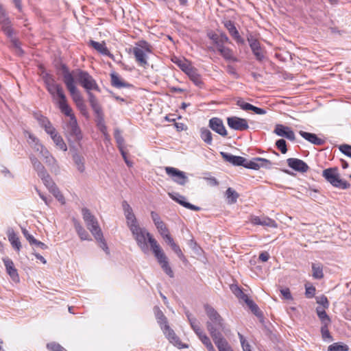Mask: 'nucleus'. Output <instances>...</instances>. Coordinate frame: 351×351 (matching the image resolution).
<instances>
[{"label": "nucleus", "mask_w": 351, "mask_h": 351, "mask_svg": "<svg viewBox=\"0 0 351 351\" xmlns=\"http://www.w3.org/2000/svg\"><path fill=\"white\" fill-rule=\"evenodd\" d=\"M206 315L208 317L206 325L213 341L224 338L223 333L227 335L230 330L226 328L224 319L218 312L209 304L204 305Z\"/></svg>", "instance_id": "obj_1"}, {"label": "nucleus", "mask_w": 351, "mask_h": 351, "mask_svg": "<svg viewBox=\"0 0 351 351\" xmlns=\"http://www.w3.org/2000/svg\"><path fill=\"white\" fill-rule=\"evenodd\" d=\"M82 214L88 229L94 236L95 240L99 243V247L108 254L109 250L104 239L103 233L99 226L97 218L92 215L90 210L86 208L82 209Z\"/></svg>", "instance_id": "obj_2"}, {"label": "nucleus", "mask_w": 351, "mask_h": 351, "mask_svg": "<svg viewBox=\"0 0 351 351\" xmlns=\"http://www.w3.org/2000/svg\"><path fill=\"white\" fill-rule=\"evenodd\" d=\"M60 70L63 77V82L67 90L70 93L73 100L76 103L77 106H80V104H81L82 107H84L82 97L75 86V81L73 78V75L64 64H61Z\"/></svg>", "instance_id": "obj_3"}, {"label": "nucleus", "mask_w": 351, "mask_h": 351, "mask_svg": "<svg viewBox=\"0 0 351 351\" xmlns=\"http://www.w3.org/2000/svg\"><path fill=\"white\" fill-rule=\"evenodd\" d=\"M73 75V78H76L80 84L86 90L88 101H90V95H94L90 90H96L100 92L96 81L93 77L86 71L81 69H76L71 71Z\"/></svg>", "instance_id": "obj_4"}, {"label": "nucleus", "mask_w": 351, "mask_h": 351, "mask_svg": "<svg viewBox=\"0 0 351 351\" xmlns=\"http://www.w3.org/2000/svg\"><path fill=\"white\" fill-rule=\"evenodd\" d=\"M47 89L58 106L61 112L64 114H69L70 106L67 104L66 97L61 85L55 82L47 87Z\"/></svg>", "instance_id": "obj_5"}, {"label": "nucleus", "mask_w": 351, "mask_h": 351, "mask_svg": "<svg viewBox=\"0 0 351 351\" xmlns=\"http://www.w3.org/2000/svg\"><path fill=\"white\" fill-rule=\"evenodd\" d=\"M149 243L151 245L153 253L154 254V256L157 258L158 262L160 264L162 270L170 278H173L174 276V274L173 270L169 266L168 258L166 256L164 252L162 251V250L160 248L156 240L153 237H149Z\"/></svg>", "instance_id": "obj_6"}, {"label": "nucleus", "mask_w": 351, "mask_h": 351, "mask_svg": "<svg viewBox=\"0 0 351 351\" xmlns=\"http://www.w3.org/2000/svg\"><path fill=\"white\" fill-rule=\"evenodd\" d=\"M323 177L333 186L347 189L350 184L347 181L340 178L337 168H328L324 169L322 173Z\"/></svg>", "instance_id": "obj_7"}, {"label": "nucleus", "mask_w": 351, "mask_h": 351, "mask_svg": "<svg viewBox=\"0 0 351 351\" xmlns=\"http://www.w3.org/2000/svg\"><path fill=\"white\" fill-rule=\"evenodd\" d=\"M65 115L70 118L66 126V132L69 140L79 142L82 138V134L71 107L69 114Z\"/></svg>", "instance_id": "obj_8"}, {"label": "nucleus", "mask_w": 351, "mask_h": 351, "mask_svg": "<svg viewBox=\"0 0 351 351\" xmlns=\"http://www.w3.org/2000/svg\"><path fill=\"white\" fill-rule=\"evenodd\" d=\"M130 231L138 246L143 252H146L148 250L146 238L149 241V237H152V236L145 228L140 227V226L134 227Z\"/></svg>", "instance_id": "obj_9"}, {"label": "nucleus", "mask_w": 351, "mask_h": 351, "mask_svg": "<svg viewBox=\"0 0 351 351\" xmlns=\"http://www.w3.org/2000/svg\"><path fill=\"white\" fill-rule=\"evenodd\" d=\"M90 105L95 114L98 127L106 129L104 124V116L102 108L95 95H90Z\"/></svg>", "instance_id": "obj_10"}, {"label": "nucleus", "mask_w": 351, "mask_h": 351, "mask_svg": "<svg viewBox=\"0 0 351 351\" xmlns=\"http://www.w3.org/2000/svg\"><path fill=\"white\" fill-rule=\"evenodd\" d=\"M165 171L177 184L184 186L188 182V178L184 172L171 167H165Z\"/></svg>", "instance_id": "obj_11"}, {"label": "nucleus", "mask_w": 351, "mask_h": 351, "mask_svg": "<svg viewBox=\"0 0 351 351\" xmlns=\"http://www.w3.org/2000/svg\"><path fill=\"white\" fill-rule=\"evenodd\" d=\"M45 163L49 167L51 172L57 174L59 172V166L56 159L51 155L49 150L46 148L43 149L40 153Z\"/></svg>", "instance_id": "obj_12"}, {"label": "nucleus", "mask_w": 351, "mask_h": 351, "mask_svg": "<svg viewBox=\"0 0 351 351\" xmlns=\"http://www.w3.org/2000/svg\"><path fill=\"white\" fill-rule=\"evenodd\" d=\"M161 329L162 330L163 333L165 334V335L166 336V337L168 339L171 343L173 344L178 348L188 347L187 346H184V344L182 343L179 337L176 335L173 330H172L168 324H165L164 326H162Z\"/></svg>", "instance_id": "obj_13"}, {"label": "nucleus", "mask_w": 351, "mask_h": 351, "mask_svg": "<svg viewBox=\"0 0 351 351\" xmlns=\"http://www.w3.org/2000/svg\"><path fill=\"white\" fill-rule=\"evenodd\" d=\"M227 123L230 128L234 130L243 131L249 128L247 120L238 117H228Z\"/></svg>", "instance_id": "obj_14"}, {"label": "nucleus", "mask_w": 351, "mask_h": 351, "mask_svg": "<svg viewBox=\"0 0 351 351\" xmlns=\"http://www.w3.org/2000/svg\"><path fill=\"white\" fill-rule=\"evenodd\" d=\"M208 126L211 130L222 136H226L228 135L223 121L220 118L213 117L210 119L209 120Z\"/></svg>", "instance_id": "obj_15"}, {"label": "nucleus", "mask_w": 351, "mask_h": 351, "mask_svg": "<svg viewBox=\"0 0 351 351\" xmlns=\"http://www.w3.org/2000/svg\"><path fill=\"white\" fill-rule=\"evenodd\" d=\"M274 132L281 137L287 138L289 141H294L295 136L294 132L289 128L282 124H277L275 126Z\"/></svg>", "instance_id": "obj_16"}, {"label": "nucleus", "mask_w": 351, "mask_h": 351, "mask_svg": "<svg viewBox=\"0 0 351 351\" xmlns=\"http://www.w3.org/2000/svg\"><path fill=\"white\" fill-rule=\"evenodd\" d=\"M247 41L256 60L261 61L264 58V54L261 47L260 43L252 35L247 37Z\"/></svg>", "instance_id": "obj_17"}, {"label": "nucleus", "mask_w": 351, "mask_h": 351, "mask_svg": "<svg viewBox=\"0 0 351 351\" xmlns=\"http://www.w3.org/2000/svg\"><path fill=\"white\" fill-rule=\"evenodd\" d=\"M287 162L289 167L295 171L304 173L308 169L307 164L300 159L290 158L287 160Z\"/></svg>", "instance_id": "obj_18"}, {"label": "nucleus", "mask_w": 351, "mask_h": 351, "mask_svg": "<svg viewBox=\"0 0 351 351\" xmlns=\"http://www.w3.org/2000/svg\"><path fill=\"white\" fill-rule=\"evenodd\" d=\"M2 260L8 274L14 282H18L19 280V277L13 261L8 257H4Z\"/></svg>", "instance_id": "obj_19"}, {"label": "nucleus", "mask_w": 351, "mask_h": 351, "mask_svg": "<svg viewBox=\"0 0 351 351\" xmlns=\"http://www.w3.org/2000/svg\"><path fill=\"white\" fill-rule=\"evenodd\" d=\"M223 25L237 43L241 45L245 43V40L239 35V33L232 21L230 20L226 21L223 22Z\"/></svg>", "instance_id": "obj_20"}, {"label": "nucleus", "mask_w": 351, "mask_h": 351, "mask_svg": "<svg viewBox=\"0 0 351 351\" xmlns=\"http://www.w3.org/2000/svg\"><path fill=\"white\" fill-rule=\"evenodd\" d=\"M150 215L160 235L163 236L164 234L167 233L169 232V230L167 228L165 223L162 221L159 215L154 211H152Z\"/></svg>", "instance_id": "obj_21"}, {"label": "nucleus", "mask_w": 351, "mask_h": 351, "mask_svg": "<svg viewBox=\"0 0 351 351\" xmlns=\"http://www.w3.org/2000/svg\"><path fill=\"white\" fill-rule=\"evenodd\" d=\"M221 157L227 162L235 166H243L245 164V158L241 156H234L230 154L221 152Z\"/></svg>", "instance_id": "obj_22"}, {"label": "nucleus", "mask_w": 351, "mask_h": 351, "mask_svg": "<svg viewBox=\"0 0 351 351\" xmlns=\"http://www.w3.org/2000/svg\"><path fill=\"white\" fill-rule=\"evenodd\" d=\"M169 195L171 197L172 199H173L176 202H178V204H180V205L183 206L184 207H185L188 209L195 210V211H199L201 209L199 206L193 205V204H190L189 202H187L185 200L186 198L182 195H180L178 193L175 194V195L172 194V193H169Z\"/></svg>", "instance_id": "obj_23"}, {"label": "nucleus", "mask_w": 351, "mask_h": 351, "mask_svg": "<svg viewBox=\"0 0 351 351\" xmlns=\"http://www.w3.org/2000/svg\"><path fill=\"white\" fill-rule=\"evenodd\" d=\"M90 45L102 55L107 56L114 60V56L110 52L104 42L98 43L95 40H90Z\"/></svg>", "instance_id": "obj_24"}, {"label": "nucleus", "mask_w": 351, "mask_h": 351, "mask_svg": "<svg viewBox=\"0 0 351 351\" xmlns=\"http://www.w3.org/2000/svg\"><path fill=\"white\" fill-rule=\"evenodd\" d=\"M299 134L302 138L313 145H322L325 143L324 140L319 138L315 134L304 132L302 130L300 131Z\"/></svg>", "instance_id": "obj_25"}, {"label": "nucleus", "mask_w": 351, "mask_h": 351, "mask_svg": "<svg viewBox=\"0 0 351 351\" xmlns=\"http://www.w3.org/2000/svg\"><path fill=\"white\" fill-rule=\"evenodd\" d=\"M133 53L134 55L136 61L140 66L145 67L148 64L147 56L142 49H140L137 47H134Z\"/></svg>", "instance_id": "obj_26"}, {"label": "nucleus", "mask_w": 351, "mask_h": 351, "mask_svg": "<svg viewBox=\"0 0 351 351\" xmlns=\"http://www.w3.org/2000/svg\"><path fill=\"white\" fill-rule=\"evenodd\" d=\"M48 134L51 136L53 141L58 148L63 151L67 150V147L65 143L64 142L62 138L56 132V129L52 130Z\"/></svg>", "instance_id": "obj_27"}, {"label": "nucleus", "mask_w": 351, "mask_h": 351, "mask_svg": "<svg viewBox=\"0 0 351 351\" xmlns=\"http://www.w3.org/2000/svg\"><path fill=\"white\" fill-rule=\"evenodd\" d=\"M7 235L12 247L17 251H19L21 247V244L14 230L12 228H9L7 231Z\"/></svg>", "instance_id": "obj_28"}, {"label": "nucleus", "mask_w": 351, "mask_h": 351, "mask_svg": "<svg viewBox=\"0 0 351 351\" xmlns=\"http://www.w3.org/2000/svg\"><path fill=\"white\" fill-rule=\"evenodd\" d=\"M111 84L112 86L121 88L123 87L130 86V84L127 82H123L119 75L116 73H112L110 74Z\"/></svg>", "instance_id": "obj_29"}, {"label": "nucleus", "mask_w": 351, "mask_h": 351, "mask_svg": "<svg viewBox=\"0 0 351 351\" xmlns=\"http://www.w3.org/2000/svg\"><path fill=\"white\" fill-rule=\"evenodd\" d=\"M0 24L3 32L8 37H10L12 34H14L13 29L11 27V21L9 18L2 19L0 21Z\"/></svg>", "instance_id": "obj_30"}, {"label": "nucleus", "mask_w": 351, "mask_h": 351, "mask_svg": "<svg viewBox=\"0 0 351 351\" xmlns=\"http://www.w3.org/2000/svg\"><path fill=\"white\" fill-rule=\"evenodd\" d=\"M226 197L228 204H235L239 197V193L232 188L229 187L226 191Z\"/></svg>", "instance_id": "obj_31"}, {"label": "nucleus", "mask_w": 351, "mask_h": 351, "mask_svg": "<svg viewBox=\"0 0 351 351\" xmlns=\"http://www.w3.org/2000/svg\"><path fill=\"white\" fill-rule=\"evenodd\" d=\"M39 178L42 180L43 184L45 185V186L49 189L50 192H51L53 189H55L57 187L56 184L53 181L52 178L47 172L42 175Z\"/></svg>", "instance_id": "obj_32"}, {"label": "nucleus", "mask_w": 351, "mask_h": 351, "mask_svg": "<svg viewBox=\"0 0 351 351\" xmlns=\"http://www.w3.org/2000/svg\"><path fill=\"white\" fill-rule=\"evenodd\" d=\"M74 227L81 240H90L88 233L77 221H74Z\"/></svg>", "instance_id": "obj_33"}, {"label": "nucleus", "mask_w": 351, "mask_h": 351, "mask_svg": "<svg viewBox=\"0 0 351 351\" xmlns=\"http://www.w3.org/2000/svg\"><path fill=\"white\" fill-rule=\"evenodd\" d=\"M186 73L189 75L190 79L197 86L202 84V81L199 75L194 68H186Z\"/></svg>", "instance_id": "obj_34"}, {"label": "nucleus", "mask_w": 351, "mask_h": 351, "mask_svg": "<svg viewBox=\"0 0 351 351\" xmlns=\"http://www.w3.org/2000/svg\"><path fill=\"white\" fill-rule=\"evenodd\" d=\"M73 160L77 170L81 173L84 172L85 170L84 157L77 153H75L73 155Z\"/></svg>", "instance_id": "obj_35"}, {"label": "nucleus", "mask_w": 351, "mask_h": 351, "mask_svg": "<svg viewBox=\"0 0 351 351\" xmlns=\"http://www.w3.org/2000/svg\"><path fill=\"white\" fill-rule=\"evenodd\" d=\"M330 322H326V323H322L321 326V334L322 337L324 341H332V337L331 336L329 330H328V326L330 325Z\"/></svg>", "instance_id": "obj_36"}, {"label": "nucleus", "mask_w": 351, "mask_h": 351, "mask_svg": "<svg viewBox=\"0 0 351 351\" xmlns=\"http://www.w3.org/2000/svg\"><path fill=\"white\" fill-rule=\"evenodd\" d=\"M313 277L315 279H322L324 277L323 267L320 263L312 264Z\"/></svg>", "instance_id": "obj_37"}, {"label": "nucleus", "mask_w": 351, "mask_h": 351, "mask_svg": "<svg viewBox=\"0 0 351 351\" xmlns=\"http://www.w3.org/2000/svg\"><path fill=\"white\" fill-rule=\"evenodd\" d=\"M125 217L126 219L127 225L130 230L134 228V227L139 226L133 211L126 213L125 215Z\"/></svg>", "instance_id": "obj_38"}, {"label": "nucleus", "mask_w": 351, "mask_h": 351, "mask_svg": "<svg viewBox=\"0 0 351 351\" xmlns=\"http://www.w3.org/2000/svg\"><path fill=\"white\" fill-rule=\"evenodd\" d=\"M201 138L208 145L213 143V134L207 128H202L200 130Z\"/></svg>", "instance_id": "obj_39"}, {"label": "nucleus", "mask_w": 351, "mask_h": 351, "mask_svg": "<svg viewBox=\"0 0 351 351\" xmlns=\"http://www.w3.org/2000/svg\"><path fill=\"white\" fill-rule=\"evenodd\" d=\"M230 289L235 296L239 300H241L245 302L247 300L250 299L249 297L245 293H244L242 289L237 285H232Z\"/></svg>", "instance_id": "obj_40"}, {"label": "nucleus", "mask_w": 351, "mask_h": 351, "mask_svg": "<svg viewBox=\"0 0 351 351\" xmlns=\"http://www.w3.org/2000/svg\"><path fill=\"white\" fill-rule=\"evenodd\" d=\"M29 138L32 141L29 142V144L35 151L38 152L40 154L43 149H46L45 147L39 143V141L34 135L29 134Z\"/></svg>", "instance_id": "obj_41"}, {"label": "nucleus", "mask_w": 351, "mask_h": 351, "mask_svg": "<svg viewBox=\"0 0 351 351\" xmlns=\"http://www.w3.org/2000/svg\"><path fill=\"white\" fill-rule=\"evenodd\" d=\"M219 351H233L225 338L214 341Z\"/></svg>", "instance_id": "obj_42"}, {"label": "nucleus", "mask_w": 351, "mask_h": 351, "mask_svg": "<svg viewBox=\"0 0 351 351\" xmlns=\"http://www.w3.org/2000/svg\"><path fill=\"white\" fill-rule=\"evenodd\" d=\"M201 342L205 346L208 351H216L210 338L205 332L198 337Z\"/></svg>", "instance_id": "obj_43"}, {"label": "nucleus", "mask_w": 351, "mask_h": 351, "mask_svg": "<svg viewBox=\"0 0 351 351\" xmlns=\"http://www.w3.org/2000/svg\"><path fill=\"white\" fill-rule=\"evenodd\" d=\"M326 308L317 307L316 312L322 323L331 322V319L325 311Z\"/></svg>", "instance_id": "obj_44"}, {"label": "nucleus", "mask_w": 351, "mask_h": 351, "mask_svg": "<svg viewBox=\"0 0 351 351\" xmlns=\"http://www.w3.org/2000/svg\"><path fill=\"white\" fill-rule=\"evenodd\" d=\"M8 38L10 39L12 47L15 49V52L18 55L21 56L23 53V51L21 47V43L19 40L14 36V34H12V36Z\"/></svg>", "instance_id": "obj_45"}, {"label": "nucleus", "mask_w": 351, "mask_h": 351, "mask_svg": "<svg viewBox=\"0 0 351 351\" xmlns=\"http://www.w3.org/2000/svg\"><path fill=\"white\" fill-rule=\"evenodd\" d=\"M155 308L156 317L157 319L158 323L160 324V328H162V326H164L165 324H168L167 318L163 314V313L158 308Z\"/></svg>", "instance_id": "obj_46"}, {"label": "nucleus", "mask_w": 351, "mask_h": 351, "mask_svg": "<svg viewBox=\"0 0 351 351\" xmlns=\"http://www.w3.org/2000/svg\"><path fill=\"white\" fill-rule=\"evenodd\" d=\"M190 325L195 333L197 337H199L204 332L202 330L200 327V324L197 319L190 320Z\"/></svg>", "instance_id": "obj_47"}, {"label": "nucleus", "mask_w": 351, "mask_h": 351, "mask_svg": "<svg viewBox=\"0 0 351 351\" xmlns=\"http://www.w3.org/2000/svg\"><path fill=\"white\" fill-rule=\"evenodd\" d=\"M38 121L40 123V125L45 128V132L48 134L52 130L55 129L50 121L45 117L41 116Z\"/></svg>", "instance_id": "obj_48"}, {"label": "nucleus", "mask_w": 351, "mask_h": 351, "mask_svg": "<svg viewBox=\"0 0 351 351\" xmlns=\"http://www.w3.org/2000/svg\"><path fill=\"white\" fill-rule=\"evenodd\" d=\"M348 349L349 348L347 345L334 343L333 344L329 346L328 351H348Z\"/></svg>", "instance_id": "obj_49"}, {"label": "nucleus", "mask_w": 351, "mask_h": 351, "mask_svg": "<svg viewBox=\"0 0 351 351\" xmlns=\"http://www.w3.org/2000/svg\"><path fill=\"white\" fill-rule=\"evenodd\" d=\"M258 161L256 160V158H253L252 160H247L245 159V164L243 165V167H244L247 169L258 170V169H259V166H258Z\"/></svg>", "instance_id": "obj_50"}, {"label": "nucleus", "mask_w": 351, "mask_h": 351, "mask_svg": "<svg viewBox=\"0 0 351 351\" xmlns=\"http://www.w3.org/2000/svg\"><path fill=\"white\" fill-rule=\"evenodd\" d=\"M221 49H219L218 51L220 54L226 60H232L233 58L232 51L228 47H221Z\"/></svg>", "instance_id": "obj_51"}, {"label": "nucleus", "mask_w": 351, "mask_h": 351, "mask_svg": "<svg viewBox=\"0 0 351 351\" xmlns=\"http://www.w3.org/2000/svg\"><path fill=\"white\" fill-rule=\"evenodd\" d=\"M229 42V38L227 35L224 33H221L219 34V38L217 43L215 44L217 50L221 49V47H224V44Z\"/></svg>", "instance_id": "obj_52"}, {"label": "nucleus", "mask_w": 351, "mask_h": 351, "mask_svg": "<svg viewBox=\"0 0 351 351\" xmlns=\"http://www.w3.org/2000/svg\"><path fill=\"white\" fill-rule=\"evenodd\" d=\"M245 303L247 305V306L255 315H261L258 306L252 300L249 299Z\"/></svg>", "instance_id": "obj_53"}, {"label": "nucleus", "mask_w": 351, "mask_h": 351, "mask_svg": "<svg viewBox=\"0 0 351 351\" xmlns=\"http://www.w3.org/2000/svg\"><path fill=\"white\" fill-rule=\"evenodd\" d=\"M256 160L258 161V166H259V169L261 167H265L266 169H270L272 166V162L267 160V159H265V158H259V157H257L256 158Z\"/></svg>", "instance_id": "obj_54"}, {"label": "nucleus", "mask_w": 351, "mask_h": 351, "mask_svg": "<svg viewBox=\"0 0 351 351\" xmlns=\"http://www.w3.org/2000/svg\"><path fill=\"white\" fill-rule=\"evenodd\" d=\"M276 146L282 154H286L287 152V143L285 140L280 138L276 142Z\"/></svg>", "instance_id": "obj_55"}, {"label": "nucleus", "mask_w": 351, "mask_h": 351, "mask_svg": "<svg viewBox=\"0 0 351 351\" xmlns=\"http://www.w3.org/2000/svg\"><path fill=\"white\" fill-rule=\"evenodd\" d=\"M262 226L274 228L278 227L277 223L274 219L266 217H263Z\"/></svg>", "instance_id": "obj_56"}, {"label": "nucleus", "mask_w": 351, "mask_h": 351, "mask_svg": "<svg viewBox=\"0 0 351 351\" xmlns=\"http://www.w3.org/2000/svg\"><path fill=\"white\" fill-rule=\"evenodd\" d=\"M237 105L239 106L243 110H252L253 105L245 102L242 99H239L237 101Z\"/></svg>", "instance_id": "obj_57"}, {"label": "nucleus", "mask_w": 351, "mask_h": 351, "mask_svg": "<svg viewBox=\"0 0 351 351\" xmlns=\"http://www.w3.org/2000/svg\"><path fill=\"white\" fill-rule=\"evenodd\" d=\"M138 48L142 49L144 52L152 53V46L145 40H141L137 43Z\"/></svg>", "instance_id": "obj_58"}, {"label": "nucleus", "mask_w": 351, "mask_h": 351, "mask_svg": "<svg viewBox=\"0 0 351 351\" xmlns=\"http://www.w3.org/2000/svg\"><path fill=\"white\" fill-rule=\"evenodd\" d=\"M47 347L51 351H66L60 344L53 342L47 343Z\"/></svg>", "instance_id": "obj_59"}, {"label": "nucleus", "mask_w": 351, "mask_h": 351, "mask_svg": "<svg viewBox=\"0 0 351 351\" xmlns=\"http://www.w3.org/2000/svg\"><path fill=\"white\" fill-rule=\"evenodd\" d=\"M339 149L341 153L351 158V145L343 144L340 145Z\"/></svg>", "instance_id": "obj_60"}, {"label": "nucleus", "mask_w": 351, "mask_h": 351, "mask_svg": "<svg viewBox=\"0 0 351 351\" xmlns=\"http://www.w3.org/2000/svg\"><path fill=\"white\" fill-rule=\"evenodd\" d=\"M33 167L34 170L36 171L38 177L41 176L42 175L47 172L46 169L41 162L35 165L34 166H33Z\"/></svg>", "instance_id": "obj_61"}, {"label": "nucleus", "mask_w": 351, "mask_h": 351, "mask_svg": "<svg viewBox=\"0 0 351 351\" xmlns=\"http://www.w3.org/2000/svg\"><path fill=\"white\" fill-rule=\"evenodd\" d=\"M317 303L322 305L324 308H328L329 307V302L325 295H322L317 298Z\"/></svg>", "instance_id": "obj_62"}, {"label": "nucleus", "mask_w": 351, "mask_h": 351, "mask_svg": "<svg viewBox=\"0 0 351 351\" xmlns=\"http://www.w3.org/2000/svg\"><path fill=\"white\" fill-rule=\"evenodd\" d=\"M114 138L117 143L118 148L119 149L123 147L124 139L118 130H117L114 133Z\"/></svg>", "instance_id": "obj_63"}, {"label": "nucleus", "mask_w": 351, "mask_h": 351, "mask_svg": "<svg viewBox=\"0 0 351 351\" xmlns=\"http://www.w3.org/2000/svg\"><path fill=\"white\" fill-rule=\"evenodd\" d=\"M46 88L55 83L53 77L48 73H46L43 77Z\"/></svg>", "instance_id": "obj_64"}]
</instances>
